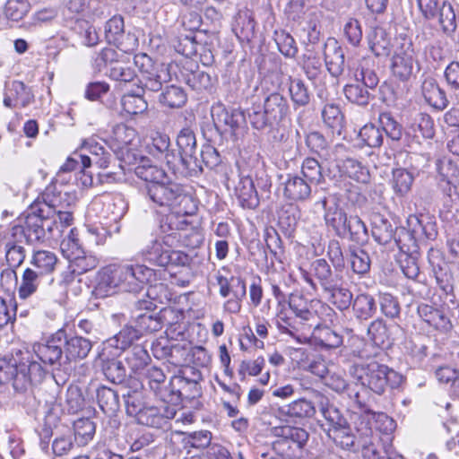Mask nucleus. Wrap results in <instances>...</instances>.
Wrapping results in <instances>:
<instances>
[{
    "label": "nucleus",
    "instance_id": "1",
    "mask_svg": "<svg viewBox=\"0 0 459 459\" xmlns=\"http://www.w3.org/2000/svg\"><path fill=\"white\" fill-rule=\"evenodd\" d=\"M154 277V270L144 264H111L99 272L94 291L101 298L118 291L137 293Z\"/></svg>",
    "mask_w": 459,
    "mask_h": 459
},
{
    "label": "nucleus",
    "instance_id": "2",
    "mask_svg": "<svg viewBox=\"0 0 459 459\" xmlns=\"http://www.w3.org/2000/svg\"><path fill=\"white\" fill-rule=\"evenodd\" d=\"M325 61L329 73L333 77L340 76L345 66L357 82H361L363 86L368 89H374L378 84V77L372 69L373 61L354 53L350 56L345 63V54L342 47L336 40L329 39L325 46Z\"/></svg>",
    "mask_w": 459,
    "mask_h": 459
},
{
    "label": "nucleus",
    "instance_id": "3",
    "mask_svg": "<svg viewBox=\"0 0 459 459\" xmlns=\"http://www.w3.org/2000/svg\"><path fill=\"white\" fill-rule=\"evenodd\" d=\"M46 371L40 363L29 358H0V383H11L18 392H24L30 386L40 384Z\"/></svg>",
    "mask_w": 459,
    "mask_h": 459
},
{
    "label": "nucleus",
    "instance_id": "4",
    "mask_svg": "<svg viewBox=\"0 0 459 459\" xmlns=\"http://www.w3.org/2000/svg\"><path fill=\"white\" fill-rule=\"evenodd\" d=\"M144 192L153 207H166L183 215H191L196 209L193 197L182 186L169 179L157 185H145Z\"/></svg>",
    "mask_w": 459,
    "mask_h": 459
},
{
    "label": "nucleus",
    "instance_id": "5",
    "mask_svg": "<svg viewBox=\"0 0 459 459\" xmlns=\"http://www.w3.org/2000/svg\"><path fill=\"white\" fill-rule=\"evenodd\" d=\"M50 212L45 214L43 208L29 212L23 224L14 225L11 229V237L20 242L28 244L43 242L47 238H55L54 227L58 228L56 219L49 217Z\"/></svg>",
    "mask_w": 459,
    "mask_h": 459
},
{
    "label": "nucleus",
    "instance_id": "6",
    "mask_svg": "<svg viewBox=\"0 0 459 459\" xmlns=\"http://www.w3.org/2000/svg\"><path fill=\"white\" fill-rule=\"evenodd\" d=\"M409 229L396 230L394 241L403 253H415L418 250V242L434 239L437 237V225L428 216L411 215L408 220Z\"/></svg>",
    "mask_w": 459,
    "mask_h": 459
},
{
    "label": "nucleus",
    "instance_id": "7",
    "mask_svg": "<svg viewBox=\"0 0 459 459\" xmlns=\"http://www.w3.org/2000/svg\"><path fill=\"white\" fill-rule=\"evenodd\" d=\"M362 386L377 394H382L387 386L395 388L402 383L403 377L385 365L372 361L356 368Z\"/></svg>",
    "mask_w": 459,
    "mask_h": 459
},
{
    "label": "nucleus",
    "instance_id": "8",
    "mask_svg": "<svg viewBox=\"0 0 459 459\" xmlns=\"http://www.w3.org/2000/svg\"><path fill=\"white\" fill-rule=\"evenodd\" d=\"M212 117L216 130L221 134H230L234 140L244 134L246 114L242 110L228 109L218 104L212 108Z\"/></svg>",
    "mask_w": 459,
    "mask_h": 459
},
{
    "label": "nucleus",
    "instance_id": "9",
    "mask_svg": "<svg viewBox=\"0 0 459 459\" xmlns=\"http://www.w3.org/2000/svg\"><path fill=\"white\" fill-rule=\"evenodd\" d=\"M134 65L140 69L144 87L151 91H158L162 83L170 80L166 65H155L146 54H138L134 57Z\"/></svg>",
    "mask_w": 459,
    "mask_h": 459
},
{
    "label": "nucleus",
    "instance_id": "10",
    "mask_svg": "<svg viewBox=\"0 0 459 459\" xmlns=\"http://www.w3.org/2000/svg\"><path fill=\"white\" fill-rule=\"evenodd\" d=\"M65 339V331L59 329L45 342L34 344L33 351L43 363L60 366L65 353V350H63Z\"/></svg>",
    "mask_w": 459,
    "mask_h": 459
},
{
    "label": "nucleus",
    "instance_id": "11",
    "mask_svg": "<svg viewBox=\"0 0 459 459\" xmlns=\"http://www.w3.org/2000/svg\"><path fill=\"white\" fill-rule=\"evenodd\" d=\"M177 145L179 150V155H177V165L181 163L186 168H199L202 169L200 161L196 157V138L191 125H187L179 131L177 137Z\"/></svg>",
    "mask_w": 459,
    "mask_h": 459
},
{
    "label": "nucleus",
    "instance_id": "12",
    "mask_svg": "<svg viewBox=\"0 0 459 459\" xmlns=\"http://www.w3.org/2000/svg\"><path fill=\"white\" fill-rule=\"evenodd\" d=\"M415 68L420 69L416 53L412 45H403L393 56L391 70L393 75L400 81H408L413 74Z\"/></svg>",
    "mask_w": 459,
    "mask_h": 459
},
{
    "label": "nucleus",
    "instance_id": "13",
    "mask_svg": "<svg viewBox=\"0 0 459 459\" xmlns=\"http://www.w3.org/2000/svg\"><path fill=\"white\" fill-rule=\"evenodd\" d=\"M417 313L426 324L442 334H447L454 329L450 317L441 307L421 303L417 307Z\"/></svg>",
    "mask_w": 459,
    "mask_h": 459
},
{
    "label": "nucleus",
    "instance_id": "14",
    "mask_svg": "<svg viewBox=\"0 0 459 459\" xmlns=\"http://www.w3.org/2000/svg\"><path fill=\"white\" fill-rule=\"evenodd\" d=\"M119 354L102 346L98 355L104 376L108 381L117 385L122 384L126 378V368L122 361L116 358Z\"/></svg>",
    "mask_w": 459,
    "mask_h": 459
},
{
    "label": "nucleus",
    "instance_id": "15",
    "mask_svg": "<svg viewBox=\"0 0 459 459\" xmlns=\"http://www.w3.org/2000/svg\"><path fill=\"white\" fill-rule=\"evenodd\" d=\"M283 185V195L288 200L305 201L311 195L312 185L298 174H288Z\"/></svg>",
    "mask_w": 459,
    "mask_h": 459
},
{
    "label": "nucleus",
    "instance_id": "16",
    "mask_svg": "<svg viewBox=\"0 0 459 459\" xmlns=\"http://www.w3.org/2000/svg\"><path fill=\"white\" fill-rule=\"evenodd\" d=\"M141 337L140 333L131 323L125 325L116 335L105 341L102 346L120 353L133 345Z\"/></svg>",
    "mask_w": 459,
    "mask_h": 459
},
{
    "label": "nucleus",
    "instance_id": "17",
    "mask_svg": "<svg viewBox=\"0 0 459 459\" xmlns=\"http://www.w3.org/2000/svg\"><path fill=\"white\" fill-rule=\"evenodd\" d=\"M235 194L243 208L255 209L259 205V197L253 179L248 175H239L235 186Z\"/></svg>",
    "mask_w": 459,
    "mask_h": 459
},
{
    "label": "nucleus",
    "instance_id": "18",
    "mask_svg": "<svg viewBox=\"0 0 459 459\" xmlns=\"http://www.w3.org/2000/svg\"><path fill=\"white\" fill-rule=\"evenodd\" d=\"M175 413L173 408L163 407V411H161L160 408L150 406L142 410L137 416V420L140 424L161 429L167 424L169 419H172L175 416Z\"/></svg>",
    "mask_w": 459,
    "mask_h": 459
},
{
    "label": "nucleus",
    "instance_id": "19",
    "mask_svg": "<svg viewBox=\"0 0 459 459\" xmlns=\"http://www.w3.org/2000/svg\"><path fill=\"white\" fill-rule=\"evenodd\" d=\"M421 93L426 102L437 110L445 109L449 103L445 91L439 87L437 80L433 77L424 79L421 84Z\"/></svg>",
    "mask_w": 459,
    "mask_h": 459
},
{
    "label": "nucleus",
    "instance_id": "20",
    "mask_svg": "<svg viewBox=\"0 0 459 459\" xmlns=\"http://www.w3.org/2000/svg\"><path fill=\"white\" fill-rule=\"evenodd\" d=\"M44 279L45 275L40 273H37L31 268L25 269L18 290L20 299H26L39 290L43 298L48 300L42 292L48 287V285L42 286Z\"/></svg>",
    "mask_w": 459,
    "mask_h": 459
},
{
    "label": "nucleus",
    "instance_id": "21",
    "mask_svg": "<svg viewBox=\"0 0 459 459\" xmlns=\"http://www.w3.org/2000/svg\"><path fill=\"white\" fill-rule=\"evenodd\" d=\"M74 267L70 266V269L62 273V280L56 282L54 279H48V287L42 290L43 295L46 297L48 301L60 304L64 299L66 291V287L74 280Z\"/></svg>",
    "mask_w": 459,
    "mask_h": 459
},
{
    "label": "nucleus",
    "instance_id": "22",
    "mask_svg": "<svg viewBox=\"0 0 459 459\" xmlns=\"http://www.w3.org/2000/svg\"><path fill=\"white\" fill-rule=\"evenodd\" d=\"M65 360H77L85 359L92 348L91 342L78 335L68 336L65 333L64 341Z\"/></svg>",
    "mask_w": 459,
    "mask_h": 459
},
{
    "label": "nucleus",
    "instance_id": "23",
    "mask_svg": "<svg viewBox=\"0 0 459 459\" xmlns=\"http://www.w3.org/2000/svg\"><path fill=\"white\" fill-rule=\"evenodd\" d=\"M170 140L165 134L156 133L149 145V152L158 160H164L169 166L177 167L178 156L169 149Z\"/></svg>",
    "mask_w": 459,
    "mask_h": 459
},
{
    "label": "nucleus",
    "instance_id": "24",
    "mask_svg": "<svg viewBox=\"0 0 459 459\" xmlns=\"http://www.w3.org/2000/svg\"><path fill=\"white\" fill-rule=\"evenodd\" d=\"M328 436L333 438L336 446L344 450L356 451L362 446L364 454L366 449L364 448L363 444H366L367 447L374 448L367 440H364L362 443L356 441V438L351 433L348 424L338 429H329Z\"/></svg>",
    "mask_w": 459,
    "mask_h": 459
},
{
    "label": "nucleus",
    "instance_id": "25",
    "mask_svg": "<svg viewBox=\"0 0 459 459\" xmlns=\"http://www.w3.org/2000/svg\"><path fill=\"white\" fill-rule=\"evenodd\" d=\"M326 203L327 202L325 199L323 201V206L325 211L324 216L325 224L332 228L336 236L344 238L346 230L345 227L349 220V215L337 204L326 207Z\"/></svg>",
    "mask_w": 459,
    "mask_h": 459
},
{
    "label": "nucleus",
    "instance_id": "26",
    "mask_svg": "<svg viewBox=\"0 0 459 459\" xmlns=\"http://www.w3.org/2000/svg\"><path fill=\"white\" fill-rule=\"evenodd\" d=\"M366 420L367 422L365 426L361 429L358 428V431H362V435H364L365 437H368L372 434V420L376 424V428L383 433L388 434L392 432L395 428L394 420L384 412L376 413L370 409H367Z\"/></svg>",
    "mask_w": 459,
    "mask_h": 459
},
{
    "label": "nucleus",
    "instance_id": "27",
    "mask_svg": "<svg viewBox=\"0 0 459 459\" xmlns=\"http://www.w3.org/2000/svg\"><path fill=\"white\" fill-rule=\"evenodd\" d=\"M263 108L274 124L282 120L289 110L287 100L277 92L271 93L265 98Z\"/></svg>",
    "mask_w": 459,
    "mask_h": 459
},
{
    "label": "nucleus",
    "instance_id": "28",
    "mask_svg": "<svg viewBox=\"0 0 459 459\" xmlns=\"http://www.w3.org/2000/svg\"><path fill=\"white\" fill-rule=\"evenodd\" d=\"M413 182L414 175L412 172L403 168L393 169L390 184L394 193L397 196H406L411 192Z\"/></svg>",
    "mask_w": 459,
    "mask_h": 459
},
{
    "label": "nucleus",
    "instance_id": "29",
    "mask_svg": "<svg viewBox=\"0 0 459 459\" xmlns=\"http://www.w3.org/2000/svg\"><path fill=\"white\" fill-rule=\"evenodd\" d=\"M347 260L352 272L359 275H364L370 270L371 259L364 249L350 246L347 251Z\"/></svg>",
    "mask_w": 459,
    "mask_h": 459
},
{
    "label": "nucleus",
    "instance_id": "30",
    "mask_svg": "<svg viewBox=\"0 0 459 459\" xmlns=\"http://www.w3.org/2000/svg\"><path fill=\"white\" fill-rule=\"evenodd\" d=\"M314 394L324 418L331 426L329 429H338L347 424V420L341 411L335 406L329 404L326 397L316 391L314 392Z\"/></svg>",
    "mask_w": 459,
    "mask_h": 459
},
{
    "label": "nucleus",
    "instance_id": "31",
    "mask_svg": "<svg viewBox=\"0 0 459 459\" xmlns=\"http://www.w3.org/2000/svg\"><path fill=\"white\" fill-rule=\"evenodd\" d=\"M372 237L380 245H386L394 239L395 232L391 222L381 214L372 218Z\"/></svg>",
    "mask_w": 459,
    "mask_h": 459
},
{
    "label": "nucleus",
    "instance_id": "32",
    "mask_svg": "<svg viewBox=\"0 0 459 459\" xmlns=\"http://www.w3.org/2000/svg\"><path fill=\"white\" fill-rule=\"evenodd\" d=\"M328 300L340 310H345L350 307L352 302L353 295L351 291L343 287L340 281H334L329 289L324 290Z\"/></svg>",
    "mask_w": 459,
    "mask_h": 459
},
{
    "label": "nucleus",
    "instance_id": "33",
    "mask_svg": "<svg viewBox=\"0 0 459 459\" xmlns=\"http://www.w3.org/2000/svg\"><path fill=\"white\" fill-rule=\"evenodd\" d=\"M169 248L165 242L154 240L142 251V255L150 264L162 267L167 266L169 265Z\"/></svg>",
    "mask_w": 459,
    "mask_h": 459
},
{
    "label": "nucleus",
    "instance_id": "34",
    "mask_svg": "<svg viewBox=\"0 0 459 459\" xmlns=\"http://www.w3.org/2000/svg\"><path fill=\"white\" fill-rule=\"evenodd\" d=\"M311 272L323 290L329 289L334 281L342 280L339 275L333 274L329 264L323 258L316 259L311 264Z\"/></svg>",
    "mask_w": 459,
    "mask_h": 459
},
{
    "label": "nucleus",
    "instance_id": "35",
    "mask_svg": "<svg viewBox=\"0 0 459 459\" xmlns=\"http://www.w3.org/2000/svg\"><path fill=\"white\" fill-rule=\"evenodd\" d=\"M82 150L91 155V157H90L91 164L93 163L101 169L108 168L111 154L95 139L91 138L85 141L82 146Z\"/></svg>",
    "mask_w": 459,
    "mask_h": 459
},
{
    "label": "nucleus",
    "instance_id": "36",
    "mask_svg": "<svg viewBox=\"0 0 459 459\" xmlns=\"http://www.w3.org/2000/svg\"><path fill=\"white\" fill-rule=\"evenodd\" d=\"M135 175L146 182V185H157L168 180V176L161 168L150 164L148 160H143L134 169Z\"/></svg>",
    "mask_w": 459,
    "mask_h": 459
},
{
    "label": "nucleus",
    "instance_id": "37",
    "mask_svg": "<svg viewBox=\"0 0 459 459\" xmlns=\"http://www.w3.org/2000/svg\"><path fill=\"white\" fill-rule=\"evenodd\" d=\"M345 228V238L359 245H363L368 241L367 226L358 215H350Z\"/></svg>",
    "mask_w": 459,
    "mask_h": 459
},
{
    "label": "nucleus",
    "instance_id": "38",
    "mask_svg": "<svg viewBox=\"0 0 459 459\" xmlns=\"http://www.w3.org/2000/svg\"><path fill=\"white\" fill-rule=\"evenodd\" d=\"M97 401L101 411L107 415L115 414L120 407L118 394L107 386L97 390Z\"/></svg>",
    "mask_w": 459,
    "mask_h": 459
},
{
    "label": "nucleus",
    "instance_id": "39",
    "mask_svg": "<svg viewBox=\"0 0 459 459\" xmlns=\"http://www.w3.org/2000/svg\"><path fill=\"white\" fill-rule=\"evenodd\" d=\"M352 309L357 318L368 320L371 318L377 311L375 299L369 294H359L353 300Z\"/></svg>",
    "mask_w": 459,
    "mask_h": 459
},
{
    "label": "nucleus",
    "instance_id": "40",
    "mask_svg": "<svg viewBox=\"0 0 459 459\" xmlns=\"http://www.w3.org/2000/svg\"><path fill=\"white\" fill-rule=\"evenodd\" d=\"M233 287H237L232 290L233 298L228 299L223 306L226 312L230 314H237L241 309L242 299L246 297L247 287L246 282L241 277L231 276Z\"/></svg>",
    "mask_w": 459,
    "mask_h": 459
},
{
    "label": "nucleus",
    "instance_id": "41",
    "mask_svg": "<svg viewBox=\"0 0 459 459\" xmlns=\"http://www.w3.org/2000/svg\"><path fill=\"white\" fill-rule=\"evenodd\" d=\"M187 97L185 91L178 86L170 85L160 96V102L170 108H178L186 102Z\"/></svg>",
    "mask_w": 459,
    "mask_h": 459
},
{
    "label": "nucleus",
    "instance_id": "42",
    "mask_svg": "<svg viewBox=\"0 0 459 459\" xmlns=\"http://www.w3.org/2000/svg\"><path fill=\"white\" fill-rule=\"evenodd\" d=\"M44 204L49 210L54 211L60 207L65 202H75V196L73 194L57 191L55 186H48L42 194Z\"/></svg>",
    "mask_w": 459,
    "mask_h": 459
},
{
    "label": "nucleus",
    "instance_id": "43",
    "mask_svg": "<svg viewBox=\"0 0 459 459\" xmlns=\"http://www.w3.org/2000/svg\"><path fill=\"white\" fill-rule=\"evenodd\" d=\"M368 46L371 51L377 56L389 53V40L384 29L374 28L368 35Z\"/></svg>",
    "mask_w": 459,
    "mask_h": 459
},
{
    "label": "nucleus",
    "instance_id": "44",
    "mask_svg": "<svg viewBox=\"0 0 459 459\" xmlns=\"http://www.w3.org/2000/svg\"><path fill=\"white\" fill-rule=\"evenodd\" d=\"M56 263V255L48 250L35 251L31 259V264L38 268L43 275L52 273Z\"/></svg>",
    "mask_w": 459,
    "mask_h": 459
},
{
    "label": "nucleus",
    "instance_id": "45",
    "mask_svg": "<svg viewBox=\"0 0 459 459\" xmlns=\"http://www.w3.org/2000/svg\"><path fill=\"white\" fill-rule=\"evenodd\" d=\"M75 229H71L69 234L60 244V249L63 255L72 263L77 256L83 254Z\"/></svg>",
    "mask_w": 459,
    "mask_h": 459
},
{
    "label": "nucleus",
    "instance_id": "46",
    "mask_svg": "<svg viewBox=\"0 0 459 459\" xmlns=\"http://www.w3.org/2000/svg\"><path fill=\"white\" fill-rule=\"evenodd\" d=\"M301 176L312 186L319 185L325 181L322 167L317 160L306 158L301 165Z\"/></svg>",
    "mask_w": 459,
    "mask_h": 459
},
{
    "label": "nucleus",
    "instance_id": "47",
    "mask_svg": "<svg viewBox=\"0 0 459 459\" xmlns=\"http://www.w3.org/2000/svg\"><path fill=\"white\" fill-rule=\"evenodd\" d=\"M125 32L124 19L120 15H115L105 24L104 33L108 43H113L118 48L121 45L120 39Z\"/></svg>",
    "mask_w": 459,
    "mask_h": 459
},
{
    "label": "nucleus",
    "instance_id": "48",
    "mask_svg": "<svg viewBox=\"0 0 459 459\" xmlns=\"http://www.w3.org/2000/svg\"><path fill=\"white\" fill-rule=\"evenodd\" d=\"M438 22L445 33L450 34L456 29V15L452 4L446 1H443L437 10Z\"/></svg>",
    "mask_w": 459,
    "mask_h": 459
},
{
    "label": "nucleus",
    "instance_id": "49",
    "mask_svg": "<svg viewBox=\"0 0 459 459\" xmlns=\"http://www.w3.org/2000/svg\"><path fill=\"white\" fill-rule=\"evenodd\" d=\"M290 417L310 418L316 412L315 405L308 400L299 399L281 409Z\"/></svg>",
    "mask_w": 459,
    "mask_h": 459
},
{
    "label": "nucleus",
    "instance_id": "50",
    "mask_svg": "<svg viewBox=\"0 0 459 459\" xmlns=\"http://www.w3.org/2000/svg\"><path fill=\"white\" fill-rule=\"evenodd\" d=\"M289 92L295 107H305L310 101V93L300 79H290Z\"/></svg>",
    "mask_w": 459,
    "mask_h": 459
},
{
    "label": "nucleus",
    "instance_id": "51",
    "mask_svg": "<svg viewBox=\"0 0 459 459\" xmlns=\"http://www.w3.org/2000/svg\"><path fill=\"white\" fill-rule=\"evenodd\" d=\"M20 243L10 236L5 244V259L9 267L16 269L25 259V250Z\"/></svg>",
    "mask_w": 459,
    "mask_h": 459
},
{
    "label": "nucleus",
    "instance_id": "52",
    "mask_svg": "<svg viewBox=\"0 0 459 459\" xmlns=\"http://www.w3.org/2000/svg\"><path fill=\"white\" fill-rule=\"evenodd\" d=\"M342 168L351 178L358 182L366 183L369 179L368 169L356 159L347 158L343 160Z\"/></svg>",
    "mask_w": 459,
    "mask_h": 459
},
{
    "label": "nucleus",
    "instance_id": "53",
    "mask_svg": "<svg viewBox=\"0 0 459 459\" xmlns=\"http://www.w3.org/2000/svg\"><path fill=\"white\" fill-rule=\"evenodd\" d=\"M74 437L82 446L86 445L94 437L96 427L88 418L78 419L74 423Z\"/></svg>",
    "mask_w": 459,
    "mask_h": 459
},
{
    "label": "nucleus",
    "instance_id": "54",
    "mask_svg": "<svg viewBox=\"0 0 459 459\" xmlns=\"http://www.w3.org/2000/svg\"><path fill=\"white\" fill-rule=\"evenodd\" d=\"M272 431L275 437H281L297 444H306L308 438L305 429L292 426L274 427Z\"/></svg>",
    "mask_w": 459,
    "mask_h": 459
},
{
    "label": "nucleus",
    "instance_id": "55",
    "mask_svg": "<svg viewBox=\"0 0 459 459\" xmlns=\"http://www.w3.org/2000/svg\"><path fill=\"white\" fill-rule=\"evenodd\" d=\"M360 139L371 148H378L383 144L384 134L380 126L365 125L359 131Z\"/></svg>",
    "mask_w": 459,
    "mask_h": 459
},
{
    "label": "nucleus",
    "instance_id": "56",
    "mask_svg": "<svg viewBox=\"0 0 459 459\" xmlns=\"http://www.w3.org/2000/svg\"><path fill=\"white\" fill-rule=\"evenodd\" d=\"M379 126L382 132L392 141H399L403 136V126L389 114L382 113L379 116Z\"/></svg>",
    "mask_w": 459,
    "mask_h": 459
},
{
    "label": "nucleus",
    "instance_id": "57",
    "mask_svg": "<svg viewBox=\"0 0 459 459\" xmlns=\"http://www.w3.org/2000/svg\"><path fill=\"white\" fill-rule=\"evenodd\" d=\"M247 114L251 126L255 129L264 130L274 124L265 114V110L261 105H253L247 110Z\"/></svg>",
    "mask_w": 459,
    "mask_h": 459
},
{
    "label": "nucleus",
    "instance_id": "58",
    "mask_svg": "<svg viewBox=\"0 0 459 459\" xmlns=\"http://www.w3.org/2000/svg\"><path fill=\"white\" fill-rule=\"evenodd\" d=\"M121 56H123V55H119L115 49L104 48L92 56V66L95 70L100 72L108 65L113 66L115 63L118 62Z\"/></svg>",
    "mask_w": 459,
    "mask_h": 459
},
{
    "label": "nucleus",
    "instance_id": "59",
    "mask_svg": "<svg viewBox=\"0 0 459 459\" xmlns=\"http://www.w3.org/2000/svg\"><path fill=\"white\" fill-rule=\"evenodd\" d=\"M124 111L130 115H139L148 108L147 101L140 94H126L121 100Z\"/></svg>",
    "mask_w": 459,
    "mask_h": 459
},
{
    "label": "nucleus",
    "instance_id": "60",
    "mask_svg": "<svg viewBox=\"0 0 459 459\" xmlns=\"http://www.w3.org/2000/svg\"><path fill=\"white\" fill-rule=\"evenodd\" d=\"M133 324L142 336L147 333L159 331L161 328L160 322L151 312L137 315Z\"/></svg>",
    "mask_w": 459,
    "mask_h": 459
},
{
    "label": "nucleus",
    "instance_id": "61",
    "mask_svg": "<svg viewBox=\"0 0 459 459\" xmlns=\"http://www.w3.org/2000/svg\"><path fill=\"white\" fill-rule=\"evenodd\" d=\"M126 363L134 372H137L147 366L150 356L147 351L140 345H135L126 356Z\"/></svg>",
    "mask_w": 459,
    "mask_h": 459
},
{
    "label": "nucleus",
    "instance_id": "62",
    "mask_svg": "<svg viewBox=\"0 0 459 459\" xmlns=\"http://www.w3.org/2000/svg\"><path fill=\"white\" fill-rule=\"evenodd\" d=\"M343 91L347 100L351 103L366 106L369 102L370 94L368 91L359 83L347 84Z\"/></svg>",
    "mask_w": 459,
    "mask_h": 459
},
{
    "label": "nucleus",
    "instance_id": "63",
    "mask_svg": "<svg viewBox=\"0 0 459 459\" xmlns=\"http://www.w3.org/2000/svg\"><path fill=\"white\" fill-rule=\"evenodd\" d=\"M29 8L28 0H7L4 8V13L7 19L18 22L26 15Z\"/></svg>",
    "mask_w": 459,
    "mask_h": 459
},
{
    "label": "nucleus",
    "instance_id": "64",
    "mask_svg": "<svg viewBox=\"0 0 459 459\" xmlns=\"http://www.w3.org/2000/svg\"><path fill=\"white\" fill-rule=\"evenodd\" d=\"M315 338L319 345L328 349L338 348L342 343V336L329 327L317 329Z\"/></svg>",
    "mask_w": 459,
    "mask_h": 459
}]
</instances>
